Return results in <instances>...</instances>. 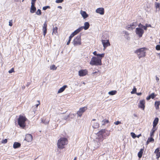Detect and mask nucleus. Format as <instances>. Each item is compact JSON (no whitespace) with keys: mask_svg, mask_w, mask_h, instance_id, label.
Segmentation results:
<instances>
[{"mask_svg":"<svg viewBox=\"0 0 160 160\" xmlns=\"http://www.w3.org/2000/svg\"><path fill=\"white\" fill-rule=\"evenodd\" d=\"M160 105V101H156L155 102L154 106L156 109H158L159 106Z\"/></svg>","mask_w":160,"mask_h":160,"instance_id":"obj_25","label":"nucleus"},{"mask_svg":"<svg viewBox=\"0 0 160 160\" xmlns=\"http://www.w3.org/2000/svg\"><path fill=\"white\" fill-rule=\"evenodd\" d=\"M68 38H69V39H68V41L67 42V45H69L70 42V36Z\"/></svg>","mask_w":160,"mask_h":160,"instance_id":"obj_50","label":"nucleus"},{"mask_svg":"<svg viewBox=\"0 0 160 160\" xmlns=\"http://www.w3.org/2000/svg\"><path fill=\"white\" fill-rule=\"evenodd\" d=\"M67 139L64 138H61L59 139L57 142L58 147L60 149L64 148V146L68 143Z\"/></svg>","mask_w":160,"mask_h":160,"instance_id":"obj_3","label":"nucleus"},{"mask_svg":"<svg viewBox=\"0 0 160 160\" xmlns=\"http://www.w3.org/2000/svg\"><path fill=\"white\" fill-rule=\"evenodd\" d=\"M133 116L135 117H137V115L135 114H134Z\"/></svg>","mask_w":160,"mask_h":160,"instance_id":"obj_63","label":"nucleus"},{"mask_svg":"<svg viewBox=\"0 0 160 160\" xmlns=\"http://www.w3.org/2000/svg\"><path fill=\"white\" fill-rule=\"evenodd\" d=\"M123 32H124V33L125 34H126V35H128V32L127 31H123Z\"/></svg>","mask_w":160,"mask_h":160,"instance_id":"obj_59","label":"nucleus"},{"mask_svg":"<svg viewBox=\"0 0 160 160\" xmlns=\"http://www.w3.org/2000/svg\"><path fill=\"white\" fill-rule=\"evenodd\" d=\"M50 69L51 70H54L56 69L57 67L55 65H53L50 66Z\"/></svg>","mask_w":160,"mask_h":160,"instance_id":"obj_33","label":"nucleus"},{"mask_svg":"<svg viewBox=\"0 0 160 160\" xmlns=\"http://www.w3.org/2000/svg\"><path fill=\"white\" fill-rule=\"evenodd\" d=\"M50 8V6H46L43 7L42 8V9L43 10H45L48 8Z\"/></svg>","mask_w":160,"mask_h":160,"instance_id":"obj_42","label":"nucleus"},{"mask_svg":"<svg viewBox=\"0 0 160 160\" xmlns=\"http://www.w3.org/2000/svg\"><path fill=\"white\" fill-rule=\"evenodd\" d=\"M30 82H28L27 84V86L28 87V86L30 85Z\"/></svg>","mask_w":160,"mask_h":160,"instance_id":"obj_61","label":"nucleus"},{"mask_svg":"<svg viewBox=\"0 0 160 160\" xmlns=\"http://www.w3.org/2000/svg\"><path fill=\"white\" fill-rule=\"evenodd\" d=\"M157 128L155 126H153L152 129L151 130L150 133V135L152 136H154V133L155 131L157 130Z\"/></svg>","mask_w":160,"mask_h":160,"instance_id":"obj_20","label":"nucleus"},{"mask_svg":"<svg viewBox=\"0 0 160 160\" xmlns=\"http://www.w3.org/2000/svg\"><path fill=\"white\" fill-rule=\"evenodd\" d=\"M121 122L118 121H116V122H114V124H115L116 125H118L119 124H121Z\"/></svg>","mask_w":160,"mask_h":160,"instance_id":"obj_46","label":"nucleus"},{"mask_svg":"<svg viewBox=\"0 0 160 160\" xmlns=\"http://www.w3.org/2000/svg\"><path fill=\"white\" fill-rule=\"evenodd\" d=\"M21 146V144L20 143L15 142L13 145V148H17L20 147Z\"/></svg>","mask_w":160,"mask_h":160,"instance_id":"obj_24","label":"nucleus"},{"mask_svg":"<svg viewBox=\"0 0 160 160\" xmlns=\"http://www.w3.org/2000/svg\"><path fill=\"white\" fill-rule=\"evenodd\" d=\"M36 8L34 6H31L30 8V12L32 13H34L36 10Z\"/></svg>","mask_w":160,"mask_h":160,"instance_id":"obj_28","label":"nucleus"},{"mask_svg":"<svg viewBox=\"0 0 160 160\" xmlns=\"http://www.w3.org/2000/svg\"><path fill=\"white\" fill-rule=\"evenodd\" d=\"M47 24H46V22H45L43 24V29L42 30L43 31V34L44 36H45L46 35V34L47 33Z\"/></svg>","mask_w":160,"mask_h":160,"instance_id":"obj_18","label":"nucleus"},{"mask_svg":"<svg viewBox=\"0 0 160 160\" xmlns=\"http://www.w3.org/2000/svg\"><path fill=\"white\" fill-rule=\"evenodd\" d=\"M102 125H104L106 124L109 123V121L108 120L104 119L102 121Z\"/></svg>","mask_w":160,"mask_h":160,"instance_id":"obj_29","label":"nucleus"},{"mask_svg":"<svg viewBox=\"0 0 160 160\" xmlns=\"http://www.w3.org/2000/svg\"><path fill=\"white\" fill-rule=\"evenodd\" d=\"M102 43L104 47V49L106 48L107 47L110 46V44L108 40H102Z\"/></svg>","mask_w":160,"mask_h":160,"instance_id":"obj_9","label":"nucleus"},{"mask_svg":"<svg viewBox=\"0 0 160 160\" xmlns=\"http://www.w3.org/2000/svg\"><path fill=\"white\" fill-rule=\"evenodd\" d=\"M36 13L37 15H41V11L40 9H38L37 11V12H36Z\"/></svg>","mask_w":160,"mask_h":160,"instance_id":"obj_37","label":"nucleus"},{"mask_svg":"<svg viewBox=\"0 0 160 160\" xmlns=\"http://www.w3.org/2000/svg\"><path fill=\"white\" fill-rule=\"evenodd\" d=\"M37 102H38V104H37L36 105V107L37 108L38 107V105L40 104V101L38 100L37 101Z\"/></svg>","mask_w":160,"mask_h":160,"instance_id":"obj_55","label":"nucleus"},{"mask_svg":"<svg viewBox=\"0 0 160 160\" xmlns=\"http://www.w3.org/2000/svg\"><path fill=\"white\" fill-rule=\"evenodd\" d=\"M32 136L30 134H28L26 135L25 140L26 141L29 142L32 141Z\"/></svg>","mask_w":160,"mask_h":160,"instance_id":"obj_16","label":"nucleus"},{"mask_svg":"<svg viewBox=\"0 0 160 160\" xmlns=\"http://www.w3.org/2000/svg\"><path fill=\"white\" fill-rule=\"evenodd\" d=\"M81 31V28H80V27L75 30L71 34V39L75 35H77V34L78 33Z\"/></svg>","mask_w":160,"mask_h":160,"instance_id":"obj_11","label":"nucleus"},{"mask_svg":"<svg viewBox=\"0 0 160 160\" xmlns=\"http://www.w3.org/2000/svg\"><path fill=\"white\" fill-rule=\"evenodd\" d=\"M146 26L147 28L149 27H151V25L150 24H146Z\"/></svg>","mask_w":160,"mask_h":160,"instance_id":"obj_54","label":"nucleus"},{"mask_svg":"<svg viewBox=\"0 0 160 160\" xmlns=\"http://www.w3.org/2000/svg\"><path fill=\"white\" fill-rule=\"evenodd\" d=\"M90 24L88 22H85L84 23V26L80 27L81 28L82 30L84 29L85 30H87L89 27Z\"/></svg>","mask_w":160,"mask_h":160,"instance_id":"obj_15","label":"nucleus"},{"mask_svg":"<svg viewBox=\"0 0 160 160\" xmlns=\"http://www.w3.org/2000/svg\"><path fill=\"white\" fill-rule=\"evenodd\" d=\"M67 87V86L66 85H64L62 88H60L58 92V93H60L63 92L65 89Z\"/></svg>","mask_w":160,"mask_h":160,"instance_id":"obj_21","label":"nucleus"},{"mask_svg":"<svg viewBox=\"0 0 160 160\" xmlns=\"http://www.w3.org/2000/svg\"><path fill=\"white\" fill-rule=\"evenodd\" d=\"M149 95L150 96L151 98L152 99H154L155 98V97H156V96L155 95V93L154 92L152 93L151 94Z\"/></svg>","mask_w":160,"mask_h":160,"instance_id":"obj_36","label":"nucleus"},{"mask_svg":"<svg viewBox=\"0 0 160 160\" xmlns=\"http://www.w3.org/2000/svg\"><path fill=\"white\" fill-rule=\"evenodd\" d=\"M145 101L144 100H141L140 101L138 108L144 110L145 107Z\"/></svg>","mask_w":160,"mask_h":160,"instance_id":"obj_10","label":"nucleus"},{"mask_svg":"<svg viewBox=\"0 0 160 160\" xmlns=\"http://www.w3.org/2000/svg\"><path fill=\"white\" fill-rule=\"evenodd\" d=\"M57 30H58V28L56 27L55 28H54L53 29V31L52 32V34H55L57 35Z\"/></svg>","mask_w":160,"mask_h":160,"instance_id":"obj_30","label":"nucleus"},{"mask_svg":"<svg viewBox=\"0 0 160 160\" xmlns=\"http://www.w3.org/2000/svg\"><path fill=\"white\" fill-rule=\"evenodd\" d=\"M136 94H137V95H142V93L141 92H138V93H136Z\"/></svg>","mask_w":160,"mask_h":160,"instance_id":"obj_57","label":"nucleus"},{"mask_svg":"<svg viewBox=\"0 0 160 160\" xmlns=\"http://www.w3.org/2000/svg\"><path fill=\"white\" fill-rule=\"evenodd\" d=\"M27 120V118L25 117L22 115H20L18 119V123L19 126L24 128L26 126L25 121Z\"/></svg>","mask_w":160,"mask_h":160,"instance_id":"obj_4","label":"nucleus"},{"mask_svg":"<svg viewBox=\"0 0 160 160\" xmlns=\"http://www.w3.org/2000/svg\"><path fill=\"white\" fill-rule=\"evenodd\" d=\"M42 123L45 124H48L49 122V121H47V122H45V120H43L42 119Z\"/></svg>","mask_w":160,"mask_h":160,"instance_id":"obj_49","label":"nucleus"},{"mask_svg":"<svg viewBox=\"0 0 160 160\" xmlns=\"http://www.w3.org/2000/svg\"><path fill=\"white\" fill-rule=\"evenodd\" d=\"M156 49L157 50H160V45H157L156 47Z\"/></svg>","mask_w":160,"mask_h":160,"instance_id":"obj_40","label":"nucleus"},{"mask_svg":"<svg viewBox=\"0 0 160 160\" xmlns=\"http://www.w3.org/2000/svg\"><path fill=\"white\" fill-rule=\"evenodd\" d=\"M96 12L97 13L103 15L104 13V9L103 8H99L96 10Z\"/></svg>","mask_w":160,"mask_h":160,"instance_id":"obj_12","label":"nucleus"},{"mask_svg":"<svg viewBox=\"0 0 160 160\" xmlns=\"http://www.w3.org/2000/svg\"><path fill=\"white\" fill-rule=\"evenodd\" d=\"M81 33L80 34L73 40L72 43H73L74 46L80 45L81 44Z\"/></svg>","mask_w":160,"mask_h":160,"instance_id":"obj_5","label":"nucleus"},{"mask_svg":"<svg viewBox=\"0 0 160 160\" xmlns=\"http://www.w3.org/2000/svg\"><path fill=\"white\" fill-rule=\"evenodd\" d=\"M156 79L157 82H158L159 80V78L157 76H156Z\"/></svg>","mask_w":160,"mask_h":160,"instance_id":"obj_53","label":"nucleus"},{"mask_svg":"<svg viewBox=\"0 0 160 160\" xmlns=\"http://www.w3.org/2000/svg\"><path fill=\"white\" fill-rule=\"evenodd\" d=\"M58 8H60V9H62V7L61 6H58Z\"/></svg>","mask_w":160,"mask_h":160,"instance_id":"obj_62","label":"nucleus"},{"mask_svg":"<svg viewBox=\"0 0 160 160\" xmlns=\"http://www.w3.org/2000/svg\"><path fill=\"white\" fill-rule=\"evenodd\" d=\"M136 34L140 38H141L144 32V31L143 29L141 28H136Z\"/></svg>","mask_w":160,"mask_h":160,"instance_id":"obj_7","label":"nucleus"},{"mask_svg":"<svg viewBox=\"0 0 160 160\" xmlns=\"http://www.w3.org/2000/svg\"><path fill=\"white\" fill-rule=\"evenodd\" d=\"M142 28H143L144 30H146L147 29V28L146 25H145V26L144 25V26Z\"/></svg>","mask_w":160,"mask_h":160,"instance_id":"obj_52","label":"nucleus"},{"mask_svg":"<svg viewBox=\"0 0 160 160\" xmlns=\"http://www.w3.org/2000/svg\"><path fill=\"white\" fill-rule=\"evenodd\" d=\"M99 57L93 56L91 59L90 64L92 66H101L102 65V59L104 56V53L99 54Z\"/></svg>","mask_w":160,"mask_h":160,"instance_id":"obj_1","label":"nucleus"},{"mask_svg":"<svg viewBox=\"0 0 160 160\" xmlns=\"http://www.w3.org/2000/svg\"><path fill=\"white\" fill-rule=\"evenodd\" d=\"M77 159V157H75V158H74V160H76Z\"/></svg>","mask_w":160,"mask_h":160,"instance_id":"obj_64","label":"nucleus"},{"mask_svg":"<svg viewBox=\"0 0 160 160\" xmlns=\"http://www.w3.org/2000/svg\"><path fill=\"white\" fill-rule=\"evenodd\" d=\"M156 158L158 159L160 157V152L156 154Z\"/></svg>","mask_w":160,"mask_h":160,"instance_id":"obj_41","label":"nucleus"},{"mask_svg":"<svg viewBox=\"0 0 160 160\" xmlns=\"http://www.w3.org/2000/svg\"><path fill=\"white\" fill-rule=\"evenodd\" d=\"M132 94H136L137 93V89L135 87H133L132 90L131 92Z\"/></svg>","mask_w":160,"mask_h":160,"instance_id":"obj_31","label":"nucleus"},{"mask_svg":"<svg viewBox=\"0 0 160 160\" xmlns=\"http://www.w3.org/2000/svg\"><path fill=\"white\" fill-rule=\"evenodd\" d=\"M35 2L32 1V2H31L32 5H31V6H34V4H35Z\"/></svg>","mask_w":160,"mask_h":160,"instance_id":"obj_56","label":"nucleus"},{"mask_svg":"<svg viewBox=\"0 0 160 160\" xmlns=\"http://www.w3.org/2000/svg\"><path fill=\"white\" fill-rule=\"evenodd\" d=\"M106 131V129H102L99 131L97 133L98 135L100 138H104V134L105 132V131Z\"/></svg>","mask_w":160,"mask_h":160,"instance_id":"obj_8","label":"nucleus"},{"mask_svg":"<svg viewBox=\"0 0 160 160\" xmlns=\"http://www.w3.org/2000/svg\"><path fill=\"white\" fill-rule=\"evenodd\" d=\"M159 151H160V148H158L155 149V151L154 152V153L156 154V153H158V152H160Z\"/></svg>","mask_w":160,"mask_h":160,"instance_id":"obj_38","label":"nucleus"},{"mask_svg":"<svg viewBox=\"0 0 160 160\" xmlns=\"http://www.w3.org/2000/svg\"><path fill=\"white\" fill-rule=\"evenodd\" d=\"M63 1V0H56L55 1V2L56 3H62Z\"/></svg>","mask_w":160,"mask_h":160,"instance_id":"obj_44","label":"nucleus"},{"mask_svg":"<svg viewBox=\"0 0 160 160\" xmlns=\"http://www.w3.org/2000/svg\"><path fill=\"white\" fill-rule=\"evenodd\" d=\"M117 92L116 90H112L109 92L108 94L110 95H113L116 94Z\"/></svg>","mask_w":160,"mask_h":160,"instance_id":"obj_27","label":"nucleus"},{"mask_svg":"<svg viewBox=\"0 0 160 160\" xmlns=\"http://www.w3.org/2000/svg\"><path fill=\"white\" fill-rule=\"evenodd\" d=\"M87 108L86 107H84L79 108L78 111L77 112V115L81 117L82 114L87 110Z\"/></svg>","mask_w":160,"mask_h":160,"instance_id":"obj_6","label":"nucleus"},{"mask_svg":"<svg viewBox=\"0 0 160 160\" xmlns=\"http://www.w3.org/2000/svg\"><path fill=\"white\" fill-rule=\"evenodd\" d=\"M74 114H71V118H72L74 116Z\"/></svg>","mask_w":160,"mask_h":160,"instance_id":"obj_58","label":"nucleus"},{"mask_svg":"<svg viewBox=\"0 0 160 160\" xmlns=\"http://www.w3.org/2000/svg\"><path fill=\"white\" fill-rule=\"evenodd\" d=\"M87 71L86 69L81 70L78 72L79 75L81 77L84 76L87 74Z\"/></svg>","mask_w":160,"mask_h":160,"instance_id":"obj_13","label":"nucleus"},{"mask_svg":"<svg viewBox=\"0 0 160 160\" xmlns=\"http://www.w3.org/2000/svg\"><path fill=\"white\" fill-rule=\"evenodd\" d=\"M131 135L132 137L134 139L136 138L137 136V135L133 132H132L131 133Z\"/></svg>","mask_w":160,"mask_h":160,"instance_id":"obj_34","label":"nucleus"},{"mask_svg":"<svg viewBox=\"0 0 160 160\" xmlns=\"http://www.w3.org/2000/svg\"><path fill=\"white\" fill-rule=\"evenodd\" d=\"M7 142V139H3L2 141V143H6Z\"/></svg>","mask_w":160,"mask_h":160,"instance_id":"obj_43","label":"nucleus"},{"mask_svg":"<svg viewBox=\"0 0 160 160\" xmlns=\"http://www.w3.org/2000/svg\"><path fill=\"white\" fill-rule=\"evenodd\" d=\"M80 13L83 18L85 19L88 17V15L87 14L85 11H82L81 10L80 11Z\"/></svg>","mask_w":160,"mask_h":160,"instance_id":"obj_19","label":"nucleus"},{"mask_svg":"<svg viewBox=\"0 0 160 160\" xmlns=\"http://www.w3.org/2000/svg\"><path fill=\"white\" fill-rule=\"evenodd\" d=\"M141 136V134H139L138 135H137V137L139 138L140 136Z\"/></svg>","mask_w":160,"mask_h":160,"instance_id":"obj_60","label":"nucleus"},{"mask_svg":"<svg viewBox=\"0 0 160 160\" xmlns=\"http://www.w3.org/2000/svg\"><path fill=\"white\" fill-rule=\"evenodd\" d=\"M143 151L144 149L142 148L140 149V151L138 152V156L139 158H142Z\"/></svg>","mask_w":160,"mask_h":160,"instance_id":"obj_22","label":"nucleus"},{"mask_svg":"<svg viewBox=\"0 0 160 160\" xmlns=\"http://www.w3.org/2000/svg\"><path fill=\"white\" fill-rule=\"evenodd\" d=\"M93 53L95 56H97L96 57H99L98 55L101 54H97V51H95L94 52H93Z\"/></svg>","mask_w":160,"mask_h":160,"instance_id":"obj_39","label":"nucleus"},{"mask_svg":"<svg viewBox=\"0 0 160 160\" xmlns=\"http://www.w3.org/2000/svg\"><path fill=\"white\" fill-rule=\"evenodd\" d=\"M12 20H10L9 21V25L10 26H12Z\"/></svg>","mask_w":160,"mask_h":160,"instance_id":"obj_45","label":"nucleus"},{"mask_svg":"<svg viewBox=\"0 0 160 160\" xmlns=\"http://www.w3.org/2000/svg\"><path fill=\"white\" fill-rule=\"evenodd\" d=\"M92 127L94 128H98L99 127V124L98 123L96 122L93 123L92 122Z\"/></svg>","mask_w":160,"mask_h":160,"instance_id":"obj_26","label":"nucleus"},{"mask_svg":"<svg viewBox=\"0 0 160 160\" xmlns=\"http://www.w3.org/2000/svg\"><path fill=\"white\" fill-rule=\"evenodd\" d=\"M155 8L156 9L159 8L160 7V4L159 3L156 2L155 3Z\"/></svg>","mask_w":160,"mask_h":160,"instance_id":"obj_35","label":"nucleus"},{"mask_svg":"<svg viewBox=\"0 0 160 160\" xmlns=\"http://www.w3.org/2000/svg\"><path fill=\"white\" fill-rule=\"evenodd\" d=\"M147 48L145 47L139 48L134 51V53L136 54L139 59L146 56V52L145 50Z\"/></svg>","mask_w":160,"mask_h":160,"instance_id":"obj_2","label":"nucleus"},{"mask_svg":"<svg viewBox=\"0 0 160 160\" xmlns=\"http://www.w3.org/2000/svg\"><path fill=\"white\" fill-rule=\"evenodd\" d=\"M14 72V69L13 68H12L10 70H9L8 71V72L9 73H12V72Z\"/></svg>","mask_w":160,"mask_h":160,"instance_id":"obj_47","label":"nucleus"},{"mask_svg":"<svg viewBox=\"0 0 160 160\" xmlns=\"http://www.w3.org/2000/svg\"><path fill=\"white\" fill-rule=\"evenodd\" d=\"M136 25L137 23L136 22H133L130 25L127 26V28L128 30H130V29L132 30L135 28Z\"/></svg>","mask_w":160,"mask_h":160,"instance_id":"obj_14","label":"nucleus"},{"mask_svg":"<svg viewBox=\"0 0 160 160\" xmlns=\"http://www.w3.org/2000/svg\"><path fill=\"white\" fill-rule=\"evenodd\" d=\"M151 98L150 96L149 95L148 97H147L146 98V99L147 100H149Z\"/></svg>","mask_w":160,"mask_h":160,"instance_id":"obj_51","label":"nucleus"},{"mask_svg":"<svg viewBox=\"0 0 160 160\" xmlns=\"http://www.w3.org/2000/svg\"><path fill=\"white\" fill-rule=\"evenodd\" d=\"M143 26H144V25H143L141 23H140L138 25V28H141L142 29Z\"/></svg>","mask_w":160,"mask_h":160,"instance_id":"obj_48","label":"nucleus"},{"mask_svg":"<svg viewBox=\"0 0 160 160\" xmlns=\"http://www.w3.org/2000/svg\"><path fill=\"white\" fill-rule=\"evenodd\" d=\"M154 136H151L149 137L146 142V144L148 145L150 142H154V139L153 138Z\"/></svg>","mask_w":160,"mask_h":160,"instance_id":"obj_17","label":"nucleus"},{"mask_svg":"<svg viewBox=\"0 0 160 160\" xmlns=\"http://www.w3.org/2000/svg\"><path fill=\"white\" fill-rule=\"evenodd\" d=\"M159 121V119L158 118H156L154 119L153 122V126L156 127V126L158 123Z\"/></svg>","mask_w":160,"mask_h":160,"instance_id":"obj_23","label":"nucleus"},{"mask_svg":"<svg viewBox=\"0 0 160 160\" xmlns=\"http://www.w3.org/2000/svg\"><path fill=\"white\" fill-rule=\"evenodd\" d=\"M109 135H110L109 132H108V131H107V130H106V131H105V132L104 134V138H105L107 136H109Z\"/></svg>","mask_w":160,"mask_h":160,"instance_id":"obj_32","label":"nucleus"}]
</instances>
